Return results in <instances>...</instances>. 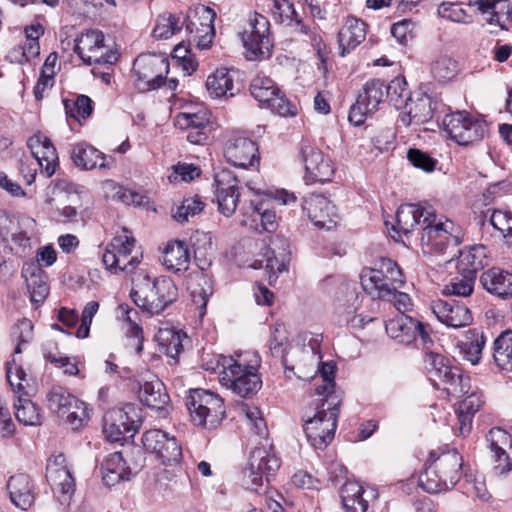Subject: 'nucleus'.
I'll list each match as a JSON object with an SVG mask.
<instances>
[{
  "mask_svg": "<svg viewBox=\"0 0 512 512\" xmlns=\"http://www.w3.org/2000/svg\"><path fill=\"white\" fill-rule=\"evenodd\" d=\"M260 359L256 353H241L235 356H220V383L240 397H249L258 392L262 381L257 373Z\"/></svg>",
  "mask_w": 512,
  "mask_h": 512,
  "instance_id": "1",
  "label": "nucleus"
},
{
  "mask_svg": "<svg viewBox=\"0 0 512 512\" xmlns=\"http://www.w3.org/2000/svg\"><path fill=\"white\" fill-rule=\"evenodd\" d=\"M130 296L133 302L149 315H158L178 298V289L173 280L166 276L151 279L140 273L133 279Z\"/></svg>",
  "mask_w": 512,
  "mask_h": 512,
  "instance_id": "2",
  "label": "nucleus"
},
{
  "mask_svg": "<svg viewBox=\"0 0 512 512\" xmlns=\"http://www.w3.org/2000/svg\"><path fill=\"white\" fill-rule=\"evenodd\" d=\"M462 465V456L455 449L440 454L432 451L419 476V485L428 493L447 491L460 480Z\"/></svg>",
  "mask_w": 512,
  "mask_h": 512,
  "instance_id": "3",
  "label": "nucleus"
},
{
  "mask_svg": "<svg viewBox=\"0 0 512 512\" xmlns=\"http://www.w3.org/2000/svg\"><path fill=\"white\" fill-rule=\"evenodd\" d=\"M342 399L339 394L321 398L317 411L304 424V432L315 449L323 450L334 438Z\"/></svg>",
  "mask_w": 512,
  "mask_h": 512,
  "instance_id": "4",
  "label": "nucleus"
},
{
  "mask_svg": "<svg viewBox=\"0 0 512 512\" xmlns=\"http://www.w3.org/2000/svg\"><path fill=\"white\" fill-rule=\"evenodd\" d=\"M131 77L135 89L141 93L156 90L164 85L169 73V61L162 55H139L133 62Z\"/></svg>",
  "mask_w": 512,
  "mask_h": 512,
  "instance_id": "5",
  "label": "nucleus"
},
{
  "mask_svg": "<svg viewBox=\"0 0 512 512\" xmlns=\"http://www.w3.org/2000/svg\"><path fill=\"white\" fill-rule=\"evenodd\" d=\"M186 406L192 421L203 427H216L225 416L223 400L207 390H191L186 397Z\"/></svg>",
  "mask_w": 512,
  "mask_h": 512,
  "instance_id": "6",
  "label": "nucleus"
},
{
  "mask_svg": "<svg viewBox=\"0 0 512 512\" xmlns=\"http://www.w3.org/2000/svg\"><path fill=\"white\" fill-rule=\"evenodd\" d=\"M240 36L249 60L270 57L273 43L270 37V23L265 16L257 12H250Z\"/></svg>",
  "mask_w": 512,
  "mask_h": 512,
  "instance_id": "7",
  "label": "nucleus"
},
{
  "mask_svg": "<svg viewBox=\"0 0 512 512\" xmlns=\"http://www.w3.org/2000/svg\"><path fill=\"white\" fill-rule=\"evenodd\" d=\"M460 230L450 220L430 221L424 226L421 241L431 251L442 255H455V250L460 244Z\"/></svg>",
  "mask_w": 512,
  "mask_h": 512,
  "instance_id": "8",
  "label": "nucleus"
},
{
  "mask_svg": "<svg viewBox=\"0 0 512 512\" xmlns=\"http://www.w3.org/2000/svg\"><path fill=\"white\" fill-rule=\"evenodd\" d=\"M442 126L450 138L459 145H468L481 140L486 128L483 121L465 111L445 115Z\"/></svg>",
  "mask_w": 512,
  "mask_h": 512,
  "instance_id": "9",
  "label": "nucleus"
},
{
  "mask_svg": "<svg viewBox=\"0 0 512 512\" xmlns=\"http://www.w3.org/2000/svg\"><path fill=\"white\" fill-rule=\"evenodd\" d=\"M135 246V239L132 236L118 235L107 244L102 255V261L107 270L113 273L132 272L138 265L136 256H131Z\"/></svg>",
  "mask_w": 512,
  "mask_h": 512,
  "instance_id": "10",
  "label": "nucleus"
},
{
  "mask_svg": "<svg viewBox=\"0 0 512 512\" xmlns=\"http://www.w3.org/2000/svg\"><path fill=\"white\" fill-rule=\"evenodd\" d=\"M138 415L133 404L107 411L103 417V433L110 442L133 436L137 429Z\"/></svg>",
  "mask_w": 512,
  "mask_h": 512,
  "instance_id": "11",
  "label": "nucleus"
},
{
  "mask_svg": "<svg viewBox=\"0 0 512 512\" xmlns=\"http://www.w3.org/2000/svg\"><path fill=\"white\" fill-rule=\"evenodd\" d=\"M385 329L390 338L402 344L419 341L423 349H428L429 345L433 344L426 326L404 313L388 320Z\"/></svg>",
  "mask_w": 512,
  "mask_h": 512,
  "instance_id": "12",
  "label": "nucleus"
},
{
  "mask_svg": "<svg viewBox=\"0 0 512 512\" xmlns=\"http://www.w3.org/2000/svg\"><path fill=\"white\" fill-rule=\"evenodd\" d=\"M280 467L278 457L265 447H256L250 454L249 463L244 470L245 478L249 480V488L258 492L263 485V479L269 481Z\"/></svg>",
  "mask_w": 512,
  "mask_h": 512,
  "instance_id": "13",
  "label": "nucleus"
},
{
  "mask_svg": "<svg viewBox=\"0 0 512 512\" xmlns=\"http://www.w3.org/2000/svg\"><path fill=\"white\" fill-rule=\"evenodd\" d=\"M385 82L380 79H371L366 82L363 91L359 93L355 104L349 112V121L359 126L364 123L365 118L374 113L383 101Z\"/></svg>",
  "mask_w": 512,
  "mask_h": 512,
  "instance_id": "14",
  "label": "nucleus"
},
{
  "mask_svg": "<svg viewBox=\"0 0 512 512\" xmlns=\"http://www.w3.org/2000/svg\"><path fill=\"white\" fill-rule=\"evenodd\" d=\"M104 48V34L99 30H88L74 39L73 49L80 59L91 65L113 64L117 60V55L113 52L100 54Z\"/></svg>",
  "mask_w": 512,
  "mask_h": 512,
  "instance_id": "15",
  "label": "nucleus"
},
{
  "mask_svg": "<svg viewBox=\"0 0 512 512\" xmlns=\"http://www.w3.org/2000/svg\"><path fill=\"white\" fill-rule=\"evenodd\" d=\"M224 157L239 168L258 167L260 162L258 145L252 139L239 133L232 134L224 146Z\"/></svg>",
  "mask_w": 512,
  "mask_h": 512,
  "instance_id": "16",
  "label": "nucleus"
},
{
  "mask_svg": "<svg viewBox=\"0 0 512 512\" xmlns=\"http://www.w3.org/2000/svg\"><path fill=\"white\" fill-rule=\"evenodd\" d=\"M142 444L145 450L155 454L164 465L178 463L182 457V449L176 438L158 429L146 431L142 435Z\"/></svg>",
  "mask_w": 512,
  "mask_h": 512,
  "instance_id": "17",
  "label": "nucleus"
},
{
  "mask_svg": "<svg viewBox=\"0 0 512 512\" xmlns=\"http://www.w3.org/2000/svg\"><path fill=\"white\" fill-rule=\"evenodd\" d=\"M301 160L305 167V176L311 182L325 183L331 181L335 168L330 158L320 149L303 142L300 148Z\"/></svg>",
  "mask_w": 512,
  "mask_h": 512,
  "instance_id": "18",
  "label": "nucleus"
},
{
  "mask_svg": "<svg viewBox=\"0 0 512 512\" xmlns=\"http://www.w3.org/2000/svg\"><path fill=\"white\" fill-rule=\"evenodd\" d=\"M186 17L184 29L188 42L195 44L200 49L209 48L215 34L213 25L214 11L209 7H201L193 17Z\"/></svg>",
  "mask_w": 512,
  "mask_h": 512,
  "instance_id": "19",
  "label": "nucleus"
},
{
  "mask_svg": "<svg viewBox=\"0 0 512 512\" xmlns=\"http://www.w3.org/2000/svg\"><path fill=\"white\" fill-rule=\"evenodd\" d=\"M215 197L218 209L226 217L232 216L239 200V181L228 169H222L214 177Z\"/></svg>",
  "mask_w": 512,
  "mask_h": 512,
  "instance_id": "20",
  "label": "nucleus"
},
{
  "mask_svg": "<svg viewBox=\"0 0 512 512\" xmlns=\"http://www.w3.org/2000/svg\"><path fill=\"white\" fill-rule=\"evenodd\" d=\"M302 209L318 228L330 230L338 222L336 206L324 195L309 194L303 198Z\"/></svg>",
  "mask_w": 512,
  "mask_h": 512,
  "instance_id": "21",
  "label": "nucleus"
},
{
  "mask_svg": "<svg viewBox=\"0 0 512 512\" xmlns=\"http://www.w3.org/2000/svg\"><path fill=\"white\" fill-rule=\"evenodd\" d=\"M436 212L430 205L404 204L396 212V226L394 230L405 235L411 233L417 226H424L435 221Z\"/></svg>",
  "mask_w": 512,
  "mask_h": 512,
  "instance_id": "22",
  "label": "nucleus"
},
{
  "mask_svg": "<svg viewBox=\"0 0 512 512\" xmlns=\"http://www.w3.org/2000/svg\"><path fill=\"white\" fill-rule=\"evenodd\" d=\"M282 363L285 370L292 371L299 379H306L315 371L318 358L312 346L295 345L282 355Z\"/></svg>",
  "mask_w": 512,
  "mask_h": 512,
  "instance_id": "23",
  "label": "nucleus"
},
{
  "mask_svg": "<svg viewBox=\"0 0 512 512\" xmlns=\"http://www.w3.org/2000/svg\"><path fill=\"white\" fill-rule=\"evenodd\" d=\"M432 311L437 319L448 327L461 328L472 323V314L467 306L456 300H436Z\"/></svg>",
  "mask_w": 512,
  "mask_h": 512,
  "instance_id": "24",
  "label": "nucleus"
},
{
  "mask_svg": "<svg viewBox=\"0 0 512 512\" xmlns=\"http://www.w3.org/2000/svg\"><path fill=\"white\" fill-rule=\"evenodd\" d=\"M27 145L46 177H51L59 164L56 148L49 138L38 133L28 139Z\"/></svg>",
  "mask_w": 512,
  "mask_h": 512,
  "instance_id": "25",
  "label": "nucleus"
},
{
  "mask_svg": "<svg viewBox=\"0 0 512 512\" xmlns=\"http://www.w3.org/2000/svg\"><path fill=\"white\" fill-rule=\"evenodd\" d=\"M479 282L484 290L500 299L512 298V272L492 267L480 275Z\"/></svg>",
  "mask_w": 512,
  "mask_h": 512,
  "instance_id": "26",
  "label": "nucleus"
},
{
  "mask_svg": "<svg viewBox=\"0 0 512 512\" xmlns=\"http://www.w3.org/2000/svg\"><path fill=\"white\" fill-rule=\"evenodd\" d=\"M74 165L82 170L109 169L113 164L112 158L107 161L104 153L87 143L75 144L71 151Z\"/></svg>",
  "mask_w": 512,
  "mask_h": 512,
  "instance_id": "27",
  "label": "nucleus"
},
{
  "mask_svg": "<svg viewBox=\"0 0 512 512\" xmlns=\"http://www.w3.org/2000/svg\"><path fill=\"white\" fill-rule=\"evenodd\" d=\"M389 276L388 273L382 271L379 261L376 267L363 270L361 273V285L373 297L379 299L390 297L395 289Z\"/></svg>",
  "mask_w": 512,
  "mask_h": 512,
  "instance_id": "28",
  "label": "nucleus"
},
{
  "mask_svg": "<svg viewBox=\"0 0 512 512\" xmlns=\"http://www.w3.org/2000/svg\"><path fill=\"white\" fill-rule=\"evenodd\" d=\"M11 502L22 510H27L34 503V484L29 475L19 473L11 476L6 484Z\"/></svg>",
  "mask_w": 512,
  "mask_h": 512,
  "instance_id": "29",
  "label": "nucleus"
},
{
  "mask_svg": "<svg viewBox=\"0 0 512 512\" xmlns=\"http://www.w3.org/2000/svg\"><path fill=\"white\" fill-rule=\"evenodd\" d=\"M22 276L30 293V299L35 304L42 303L49 293L47 276L44 270L33 261L26 262L22 268Z\"/></svg>",
  "mask_w": 512,
  "mask_h": 512,
  "instance_id": "30",
  "label": "nucleus"
},
{
  "mask_svg": "<svg viewBox=\"0 0 512 512\" xmlns=\"http://www.w3.org/2000/svg\"><path fill=\"white\" fill-rule=\"evenodd\" d=\"M458 253V273L476 278L477 273L489 264L488 250L484 245L470 246Z\"/></svg>",
  "mask_w": 512,
  "mask_h": 512,
  "instance_id": "31",
  "label": "nucleus"
},
{
  "mask_svg": "<svg viewBox=\"0 0 512 512\" xmlns=\"http://www.w3.org/2000/svg\"><path fill=\"white\" fill-rule=\"evenodd\" d=\"M271 13L277 22L291 27L295 33L308 34V26L303 23L302 17L290 0H273Z\"/></svg>",
  "mask_w": 512,
  "mask_h": 512,
  "instance_id": "32",
  "label": "nucleus"
},
{
  "mask_svg": "<svg viewBox=\"0 0 512 512\" xmlns=\"http://www.w3.org/2000/svg\"><path fill=\"white\" fill-rule=\"evenodd\" d=\"M366 38V24L355 17H348L338 33L341 55L345 56Z\"/></svg>",
  "mask_w": 512,
  "mask_h": 512,
  "instance_id": "33",
  "label": "nucleus"
},
{
  "mask_svg": "<svg viewBox=\"0 0 512 512\" xmlns=\"http://www.w3.org/2000/svg\"><path fill=\"white\" fill-rule=\"evenodd\" d=\"M138 397L147 407L156 410H162L170 400L164 384L158 378L140 382Z\"/></svg>",
  "mask_w": 512,
  "mask_h": 512,
  "instance_id": "34",
  "label": "nucleus"
},
{
  "mask_svg": "<svg viewBox=\"0 0 512 512\" xmlns=\"http://www.w3.org/2000/svg\"><path fill=\"white\" fill-rule=\"evenodd\" d=\"M431 97L426 94H417L415 98L410 97L404 105L408 109V120L402 117V122L407 125H421L433 117L434 108Z\"/></svg>",
  "mask_w": 512,
  "mask_h": 512,
  "instance_id": "35",
  "label": "nucleus"
},
{
  "mask_svg": "<svg viewBox=\"0 0 512 512\" xmlns=\"http://www.w3.org/2000/svg\"><path fill=\"white\" fill-rule=\"evenodd\" d=\"M130 475V468L126 466L121 452H114L105 458L102 464V480L106 486L129 480Z\"/></svg>",
  "mask_w": 512,
  "mask_h": 512,
  "instance_id": "36",
  "label": "nucleus"
},
{
  "mask_svg": "<svg viewBox=\"0 0 512 512\" xmlns=\"http://www.w3.org/2000/svg\"><path fill=\"white\" fill-rule=\"evenodd\" d=\"M190 252L185 241L174 240L166 246L163 264L173 273L184 272L190 265Z\"/></svg>",
  "mask_w": 512,
  "mask_h": 512,
  "instance_id": "37",
  "label": "nucleus"
},
{
  "mask_svg": "<svg viewBox=\"0 0 512 512\" xmlns=\"http://www.w3.org/2000/svg\"><path fill=\"white\" fill-rule=\"evenodd\" d=\"M46 479L60 505L68 507L75 492V480L70 469L58 473L52 470L51 474H46Z\"/></svg>",
  "mask_w": 512,
  "mask_h": 512,
  "instance_id": "38",
  "label": "nucleus"
},
{
  "mask_svg": "<svg viewBox=\"0 0 512 512\" xmlns=\"http://www.w3.org/2000/svg\"><path fill=\"white\" fill-rule=\"evenodd\" d=\"M234 71L227 68H218L206 80L209 94L214 98L234 96Z\"/></svg>",
  "mask_w": 512,
  "mask_h": 512,
  "instance_id": "39",
  "label": "nucleus"
},
{
  "mask_svg": "<svg viewBox=\"0 0 512 512\" xmlns=\"http://www.w3.org/2000/svg\"><path fill=\"white\" fill-rule=\"evenodd\" d=\"M364 488L355 481L345 482L340 489V497L345 512H366L368 500Z\"/></svg>",
  "mask_w": 512,
  "mask_h": 512,
  "instance_id": "40",
  "label": "nucleus"
},
{
  "mask_svg": "<svg viewBox=\"0 0 512 512\" xmlns=\"http://www.w3.org/2000/svg\"><path fill=\"white\" fill-rule=\"evenodd\" d=\"M186 20V15L182 13L173 14L170 12H164L156 19L153 36L156 39L167 40L180 33L183 28H185Z\"/></svg>",
  "mask_w": 512,
  "mask_h": 512,
  "instance_id": "41",
  "label": "nucleus"
},
{
  "mask_svg": "<svg viewBox=\"0 0 512 512\" xmlns=\"http://www.w3.org/2000/svg\"><path fill=\"white\" fill-rule=\"evenodd\" d=\"M492 356L500 370L512 371V330H505L495 338Z\"/></svg>",
  "mask_w": 512,
  "mask_h": 512,
  "instance_id": "42",
  "label": "nucleus"
},
{
  "mask_svg": "<svg viewBox=\"0 0 512 512\" xmlns=\"http://www.w3.org/2000/svg\"><path fill=\"white\" fill-rule=\"evenodd\" d=\"M436 379L448 385L445 390L449 395L459 397L469 393L470 378L464 376L457 367L448 366Z\"/></svg>",
  "mask_w": 512,
  "mask_h": 512,
  "instance_id": "43",
  "label": "nucleus"
},
{
  "mask_svg": "<svg viewBox=\"0 0 512 512\" xmlns=\"http://www.w3.org/2000/svg\"><path fill=\"white\" fill-rule=\"evenodd\" d=\"M117 313L118 318L123 321L126 336L136 339L137 350L138 352L141 351L143 330L136 322L138 312L127 304H120L118 306Z\"/></svg>",
  "mask_w": 512,
  "mask_h": 512,
  "instance_id": "44",
  "label": "nucleus"
},
{
  "mask_svg": "<svg viewBox=\"0 0 512 512\" xmlns=\"http://www.w3.org/2000/svg\"><path fill=\"white\" fill-rule=\"evenodd\" d=\"M251 226L254 225V229L258 232H272L276 229V214L274 211L269 210L265 207V203L263 201L254 204L251 202Z\"/></svg>",
  "mask_w": 512,
  "mask_h": 512,
  "instance_id": "45",
  "label": "nucleus"
},
{
  "mask_svg": "<svg viewBox=\"0 0 512 512\" xmlns=\"http://www.w3.org/2000/svg\"><path fill=\"white\" fill-rule=\"evenodd\" d=\"M279 87L276 83L265 75H257L250 84V93L261 105H266L271 102L276 93H278Z\"/></svg>",
  "mask_w": 512,
  "mask_h": 512,
  "instance_id": "46",
  "label": "nucleus"
},
{
  "mask_svg": "<svg viewBox=\"0 0 512 512\" xmlns=\"http://www.w3.org/2000/svg\"><path fill=\"white\" fill-rule=\"evenodd\" d=\"M484 346L485 337L483 333L476 329H470L466 332V341L462 342L461 349L465 359L472 365H476L481 359Z\"/></svg>",
  "mask_w": 512,
  "mask_h": 512,
  "instance_id": "47",
  "label": "nucleus"
},
{
  "mask_svg": "<svg viewBox=\"0 0 512 512\" xmlns=\"http://www.w3.org/2000/svg\"><path fill=\"white\" fill-rule=\"evenodd\" d=\"M77 398L71 395L63 387H53L47 394L48 407L51 411L64 416L66 412L72 409L74 404H77Z\"/></svg>",
  "mask_w": 512,
  "mask_h": 512,
  "instance_id": "48",
  "label": "nucleus"
},
{
  "mask_svg": "<svg viewBox=\"0 0 512 512\" xmlns=\"http://www.w3.org/2000/svg\"><path fill=\"white\" fill-rule=\"evenodd\" d=\"M457 73V62L448 55H439L431 63V75L439 82H447Z\"/></svg>",
  "mask_w": 512,
  "mask_h": 512,
  "instance_id": "49",
  "label": "nucleus"
},
{
  "mask_svg": "<svg viewBox=\"0 0 512 512\" xmlns=\"http://www.w3.org/2000/svg\"><path fill=\"white\" fill-rule=\"evenodd\" d=\"M16 409L15 416L17 420L24 425L37 426L41 424L42 416L40 408L29 399H23L21 396L18 402L14 404Z\"/></svg>",
  "mask_w": 512,
  "mask_h": 512,
  "instance_id": "50",
  "label": "nucleus"
},
{
  "mask_svg": "<svg viewBox=\"0 0 512 512\" xmlns=\"http://www.w3.org/2000/svg\"><path fill=\"white\" fill-rule=\"evenodd\" d=\"M440 17L449 21L470 24L473 22L472 15H470L464 8L462 3L458 2H442L437 9Z\"/></svg>",
  "mask_w": 512,
  "mask_h": 512,
  "instance_id": "51",
  "label": "nucleus"
},
{
  "mask_svg": "<svg viewBox=\"0 0 512 512\" xmlns=\"http://www.w3.org/2000/svg\"><path fill=\"white\" fill-rule=\"evenodd\" d=\"M384 92L397 109L403 107L411 97L406 80L402 77H396L388 85L385 84Z\"/></svg>",
  "mask_w": 512,
  "mask_h": 512,
  "instance_id": "52",
  "label": "nucleus"
},
{
  "mask_svg": "<svg viewBox=\"0 0 512 512\" xmlns=\"http://www.w3.org/2000/svg\"><path fill=\"white\" fill-rule=\"evenodd\" d=\"M203 208L204 203L199 196L185 197L174 212L173 218L177 222L184 223L189 220V217H193L202 212Z\"/></svg>",
  "mask_w": 512,
  "mask_h": 512,
  "instance_id": "53",
  "label": "nucleus"
},
{
  "mask_svg": "<svg viewBox=\"0 0 512 512\" xmlns=\"http://www.w3.org/2000/svg\"><path fill=\"white\" fill-rule=\"evenodd\" d=\"M160 344L165 347L166 354L176 358L183 349L182 335L174 329H160L157 336Z\"/></svg>",
  "mask_w": 512,
  "mask_h": 512,
  "instance_id": "54",
  "label": "nucleus"
},
{
  "mask_svg": "<svg viewBox=\"0 0 512 512\" xmlns=\"http://www.w3.org/2000/svg\"><path fill=\"white\" fill-rule=\"evenodd\" d=\"M475 279L472 276L459 273V276H456L445 285L443 292L447 295L470 296L474 290Z\"/></svg>",
  "mask_w": 512,
  "mask_h": 512,
  "instance_id": "55",
  "label": "nucleus"
},
{
  "mask_svg": "<svg viewBox=\"0 0 512 512\" xmlns=\"http://www.w3.org/2000/svg\"><path fill=\"white\" fill-rule=\"evenodd\" d=\"M6 376L9 384L15 392L28 395V392L26 391V387L29 385L27 374L14 359L7 363Z\"/></svg>",
  "mask_w": 512,
  "mask_h": 512,
  "instance_id": "56",
  "label": "nucleus"
},
{
  "mask_svg": "<svg viewBox=\"0 0 512 512\" xmlns=\"http://www.w3.org/2000/svg\"><path fill=\"white\" fill-rule=\"evenodd\" d=\"M487 440L490 443V449L494 457H500L504 454L506 447H512V438L504 429L500 427L492 428L488 435Z\"/></svg>",
  "mask_w": 512,
  "mask_h": 512,
  "instance_id": "57",
  "label": "nucleus"
},
{
  "mask_svg": "<svg viewBox=\"0 0 512 512\" xmlns=\"http://www.w3.org/2000/svg\"><path fill=\"white\" fill-rule=\"evenodd\" d=\"M66 114L79 120L87 118L92 113V101L88 96L80 95L73 102L64 101Z\"/></svg>",
  "mask_w": 512,
  "mask_h": 512,
  "instance_id": "58",
  "label": "nucleus"
},
{
  "mask_svg": "<svg viewBox=\"0 0 512 512\" xmlns=\"http://www.w3.org/2000/svg\"><path fill=\"white\" fill-rule=\"evenodd\" d=\"M175 122L180 129H206L209 124V117L205 112L179 113Z\"/></svg>",
  "mask_w": 512,
  "mask_h": 512,
  "instance_id": "59",
  "label": "nucleus"
},
{
  "mask_svg": "<svg viewBox=\"0 0 512 512\" xmlns=\"http://www.w3.org/2000/svg\"><path fill=\"white\" fill-rule=\"evenodd\" d=\"M273 113L282 117L295 116L297 114V106L292 103L279 89L278 93L271 98V102L265 105Z\"/></svg>",
  "mask_w": 512,
  "mask_h": 512,
  "instance_id": "60",
  "label": "nucleus"
},
{
  "mask_svg": "<svg viewBox=\"0 0 512 512\" xmlns=\"http://www.w3.org/2000/svg\"><path fill=\"white\" fill-rule=\"evenodd\" d=\"M336 366L332 362L323 363L320 369V374L323 380L322 385L316 387V394L322 398H326L329 394H337L334 390V375Z\"/></svg>",
  "mask_w": 512,
  "mask_h": 512,
  "instance_id": "61",
  "label": "nucleus"
},
{
  "mask_svg": "<svg viewBox=\"0 0 512 512\" xmlns=\"http://www.w3.org/2000/svg\"><path fill=\"white\" fill-rule=\"evenodd\" d=\"M432 344L429 345L428 349L425 350L424 362L426 369L430 374V379L436 381V378L442 373V371L448 367L445 363V358L441 354L431 351Z\"/></svg>",
  "mask_w": 512,
  "mask_h": 512,
  "instance_id": "62",
  "label": "nucleus"
},
{
  "mask_svg": "<svg viewBox=\"0 0 512 512\" xmlns=\"http://www.w3.org/2000/svg\"><path fill=\"white\" fill-rule=\"evenodd\" d=\"M489 222L504 237H512V214L508 211L493 210Z\"/></svg>",
  "mask_w": 512,
  "mask_h": 512,
  "instance_id": "63",
  "label": "nucleus"
},
{
  "mask_svg": "<svg viewBox=\"0 0 512 512\" xmlns=\"http://www.w3.org/2000/svg\"><path fill=\"white\" fill-rule=\"evenodd\" d=\"M407 158L411 164L425 172H432L435 168L436 161L427 153L418 149H409Z\"/></svg>",
  "mask_w": 512,
  "mask_h": 512,
  "instance_id": "64",
  "label": "nucleus"
}]
</instances>
